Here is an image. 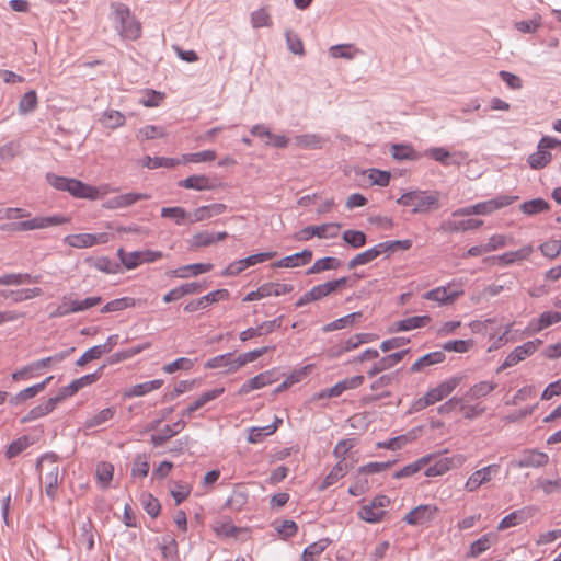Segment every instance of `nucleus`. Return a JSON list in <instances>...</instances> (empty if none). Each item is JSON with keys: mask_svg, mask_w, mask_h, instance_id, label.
<instances>
[{"mask_svg": "<svg viewBox=\"0 0 561 561\" xmlns=\"http://www.w3.org/2000/svg\"><path fill=\"white\" fill-rule=\"evenodd\" d=\"M437 512V507L433 505H419L411 510L403 518L409 525H422L430 522Z\"/></svg>", "mask_w": 561, "mask_h": 561, "instance_id": "6ab92c4d", "label": "nucleus"}, {"mask_svg": "<svg viewBox=\"0 0 561 561\" xmlns=\"http://www.w3.org/2000/svg\"><path fill=\"white\" fill-rule=\"evenodd\" d=\"M104 366L100 367L95 373L82 376L73 381H71L68 386L59 389L56 394L59 401H64L66 398L75 396L79 390L84 388L85 386L92 385L96 382L102 376Z\"/></svg>", "mask_w": 561, "mask_h": 561, "instance_id": "9d476101", "label": "nucleus"}, {"mask_svg": "<svg viewBox=\"0 0 561 561\" xmlns=\"http://www.w3.org/2000/svg\"><path fill=\"white\" fill-rule=\"evenodd\" d=\"M517 196H500L494 199H490L483 203H479L471 206L474 215H486L491 214L496 209L511 205Z\"/></svg>", "mask_w": 561, "mask_h": 561, "instance_id": "aec40b11", "label": "nucleus"}, {"mask_svg": "<svg viewBox=\"0 0 561 561\" xmlns=\"http://www.w3.org/2000/svg\"><path fill=\"white\" fill-rule=\"evenodd\" d=\"M47 182L58 191H65L76 198L96 199L99 190L73 178L46 174Z\"/></svg>", "mask_w": 561, "mask_h": 561, "instance_id": "f257e3e1", "label": "nucleus"}, {"mask_svg": "<svg viewBox=\"0 0 561 561\" xmlns=\"http://www.w3.org/2000/svg\"><path fill=\"white\" fill-rule=\"evenodd\" d=\"M165 136H167L165 129L163 127L154 126V125H147V126L140 128L136 134V138L140 141L154 139V138H163Z\"/></svg>", "mask_w": 561, "mask_h": 561, "instance_id": "49530a36", "label": "nucleus"}, {"mask_svg": "<svg viewBox=\"0 0 561 561\" xmlns=\"http://www.w3.org/2000/svg\"><path fill=\"white\" fill-rule=\"evenodd\" d=\"M37 106V94L34 90L26 92L19 102V111L23 114L34 111Z\"/></svg>", "mask_w": 561, "mask_h": 561, "instance_id": "13d9d810", "label": "nucleus"}, {"mask_svg": "<svg viewBox=\"0 0 561 561\" xmlns=\"http://www.w3.org/2000/svg\"><path fill=\"white\" fill-rule=\"evenodd\" d=\"M552 159V154L548 152L545 148H538V151L531 153L528 157V163L530 168L535 170H539L545 168Z\"/></svg>", "mask_w": 561, "mask_h": 561, "instance_id": "a18cd8bd", "label": "nucleus"}, {"mask_svg": "<svg viewBox=\"0 0 561 561\" xmlns=\"http://www.w3.org/2000/svg\"><path fill=\"white\" fill-rule=\"evenodd\" d=\"M342 239L354 249H358L366 243V234L360 230H345Z\"/></svg>", "mask_w": 561, "mask_h": 561, "instance_id": "3c124183", "label": "nucleus"}, {"mask_svg": "<svg viewBox=\"0 0 561 561\" xmlns=\"http://www.w3.org/2000/svg\"><path fill=\"white\" fill-rule=\"evenodd\" d=\"M341 261L336 257H322L317 260L313 265L307 270V275L321 273L328 270H336L341 266Z\"/></svg>", "mask_w": 561, "mask_h": 561, "instance_id": "a19ab883", "label": "nucleus"}, {"mask_svg": "<svg viewBox=\"0 0 561 561\" xmlns=\"http://www.w3.org/2000/svg\"><path fill=\"white\" fill-rule=\"evenodd\" d=\"M362 318V312H353L340 319H336L328 324H325L322 330L324 332H332L335 330H340L350 325H353L356 321Z\"/></svg>", "mask_w": 561, "mask_h": 561, "instance_id": "58836bf2", "label": "nucleus"}, {"mask_svg": "<svg viewBox=\"0 0 561 561\" xmlns=\"http://www.w3.org/2000/svg\"><path fill=\"white\" fill-rule=\"evenodd\" d=\"M112 8L121 23V36L130 41L138 39L141 35V26L139 22L130 16L129 9L123 3H113Z\"/></svg>", "mask_w": 561, "mask_h": 561, "instance_id": "39448f33", "label": "nucleus"}, {"mask_svg": "<svg viewBox=\"0 0 561 561\" xmlns=\"http://www.w3.org/2000/svg\"><path fill=\"white\" fill-rule=\"evenodd\" d=\"M331 287L332 286H330L328 282L312 287L299 298V300L296 302V307H302L312 301H318L324 297H328L332 294Z\"/></svg>", "mask_w": 561, "mask_h": 561, "instance_id": "393cba45", "label": "nucleus"}, {"mask_svg": "<svg viewBox=\"0 0 561 561\" xmlns=\"http://www.w3.org/2000/svg\"><path fill=\"white\" fill-rule=\"evenodd\" d=\"M229 296V291L227 289H217L214 290L198 299L191 300L184 306V311L186 312H195L197 310H202L207 308L209 305L217 302L219 300L226 299Z\"/></svg>", "mask_w": 561, "mask_h": 561, "instance_id": "2eb2a0df", "label": "nucleus"}, {"mask_svg": "<svg viewBox=\"0 0 561 561\" xmlns=\"http://www.w3.org/2000/svg\"><path fill=\"white\" fill-rule=\"evenodd\" d=\"M460 378L453 377L448 380L443 381L437 387L430 389L426 394L417 399L413 405L414 410L419 411L427 405L434 404L444 398L448 397L455 388L459 385Z\"/></svg>", "mask_w": 561, "mask_h": 561, "instance_id": "423d86ee", "label": "nucleus"}, {"mask_svg": "<svg viewBox=\"0 0 561 561\" xmlns=\"http://www.w3.org/2000/svg\"><path fill=\"white\" fill-rule=\"evenodd\" d=\"M341 225L340 224H323L316 226V237L318 238H335L339 234Z\"/></svg>", "mask_w": 561, "mask_h": 561, "instance_id": "69168bd1", "label": "nucleus"}, {"mask_svg": "<svg viewBox=\"0 0 561 561\" xmlns=\"http://www.w3.org/2000/svg\"><path fill=\"white\" fill-rule=\"evenodd\" d=\"M45 466H47V472L41 476V480L45 485L46 495L53 500L56 496L59 483V467L56 463V456L48 454L42 456L36 463V468L42 472Z\"/></svg>", "mask_w": 561, "mask_h": 561, "instance_id": "20e7f679", "label": "nucleus"}, {"mask_svg": "<svg viewBox=\"0 0 561 561\" xmlns=\"http://www.w3.org/2000/svg\"><path fill=\"white\" fill-rule=\"evenodd\" d=\"M382 254L381 248L378 244L355 255L347 264L350 270H353L359 265L368 264Z\"/></svg>", "mask_w": 561, "mask_h": 561, "instance_id": "e433bc0d", "label": "nucleus"}, {"mask_svg": "<svg viewBox=\"0 0 561 561\" xmlns=\"http://www.w3.org/2000/svg\"><path fill=\"white\" fill-rule=\"evenodd\" d=\"M54 379V376L47 377L45 380H43L39 383L33 385L26 389L21 390L19 393L11 396L9 398V402L12 405H19L27 401L28 399L34 398L39 392H42L46 386Z\"/></svg>", "mask_w": 561, "mask_h": 561, "instance_id": "4be33fe9", "label": "nucleus"}, {"mask_svg": "<svg viewBox=\"0 0 561 561\" xmlns=\"http://www.w3.org/2000/svg\"><path fill=\"white\" fill-rule=\"evenodd\" d=\"M179 164V160L173 158H164V157H150L146 156L144 158V167L149 169H158V168H173Z\"/></svg>", "mask_w": 561, "mask_h": 561, "instance_id": "09e8293b", "label": "nucleus"}, {"mask_svg": "<svg viewBox=\"0 0 561 561\" xmlns=\"http://www.w3.org/2000/svg\"><path fill=\"white\" fill-rule=\"evenodd\" d=\"M108 241V234L105 232L101 233H78L69 234L65 238V243L72 248H90L95 244H103Z\"/></svg>", "mask_w": 561, "mask_h": 561, "instance_id": "f8f14e48", "label": "nucleus"}, {"mask_svg": "<svg viewBox=\"0 0 561 561\" xmlns=\"http://www.w3.org/2000/svg\"><path fill=\"white\" fill-rule=\"evenodd\" d=\"M163 385L162 379H154L151 381H146L142 383L135 385L127 389L124 393L125 397L131 398V397H141L145 396L153 390L160 389Z\"/></svg>", "mask_w": 561, "mask_h": 561, "instance_id": "473e14b6", "label": "nucleus"}, {"mask_svg": "<svg viewBox=\"0 0 561 561\" xmlns=\"http://www.w3.org/2000/svg\"><path fill=\"white\" fill-rule=\"evenodd\" d=\"M115 412V408H106L101 410L99 413L87 420L85 427L91 428L102 425L103 423L110 421L114 416Z\"/></svg>", "mask_w": 561, "mask_h": 561, "instance_id": "5fc2aeb1", "label": "nucleus"}, {"mask_svg": "<svg viewBox=\"0 0 561 561\" xmlns=\"http://www.w3.org/2000/svg\"><path fill=\"white\" fill-rule=\"evenodd\" d=\"M251 23L254 28L270 27L272 20L267 8H261L251 14Z\"/></svg>", "mask_w": 561, "mask_h": 561, "instance_id": "6e6d98bb", "label": "nucleus"}, {"mask_svg": "<svg viewBox=\"0 0 561 561\" xmlns=\"http://www.w3.org/2000/svg\"><path fill=\"white\" fill-rule=\"evenodd\" d=\"M161 217L172 219L178 226L190 225V211L180 206L163 207Z\"/></svg>", "mask_w": 561, "mask_h": 561, "instance_id": "c9c22d12", "label": "nucleus"}, {"mask_svg": "<svg viewBox=\"0 0 561 561\" xmlns=\"http://www.w3.org/2000/svg\"><path fill=\"white\" fill-rule=\"evenodd\" d=\"M459 293L449 291L446 287H437L435 289L428 290L424 294V298L433 301H437L440 305L451 304L457 297Z\"/></svg>", "mask_w": 561, "mask_h": 561, "instance_id": "f704fd0d", "label": "nucleus"}, {"mask_svg": "<svg viewBox=\"0 0 561 561\" xmlns=\"http://www.w3.org/2000/svg\"><path fill=\"white\" fill-rule=\"evenodd\" d=\"M434 461L432 465L427 467L425 470L426 477H437L446 473L450 469H456L462 467L466 461V457L461 454H456L453 456H443V457H434L432 456V460Z\"/></svg>", "mask_w": 561, "mask_h": 561, "instance_id": "0eeeda50", "label": "nucleus"}, {"mask_svg": "<svg viewBox=\"0 0 561 561\" xmlns=\"http://www.w3.org/2000/svg\"><path fill=\"white\" fill-rule=\"evenodd\" d=\"M294 286L290 284L266 283L256 290L251 291L242 299L244 302L259 300L268 296H282L293 291Z\"/></svg>", "mask_w": 561, "mask_h": 561, "instance_id": "1a4fd4ad", "label": "nucleus"}, {"mask_svg": "<svg viewBox=\"0 0 561 561\" xmlns=\"http://www.w3.org/2000/svg\"><path fill=\"white\" fill-rule=\"evenodd\" d=\"M500 471L499 463H492L474 471L467 480L465 488L468 492L477 491L481 485L489 483Z\"/></svg>", "mask_w": 561, "mask_h": 561, "instance_id": "9b49d317", "label": "nucleus"}, {"mask_svg": "<svg viewBox=\"0 0 561 561\" xmlns=\"http://www.w3.org/2000/svg\"><path fill=\"white\" fill-rule=\"evenodd\" d=\"M548 461L549 456L546 453L536 449H527L523 451L518 460L511 462V466L517 468H540L546 466Z\"/></svg>", "mask_w": 561, "mask_h": 561, "instance_id": "4468645a", "label": "nucleus"}, {"mask_svg": "<svg viewBox=\"0 0 561 561\" xmlns=\"http://www.w3.org/2000/svg\"><path fill=\"white\" fill-rule=\"evenodd\" d=\"M330 541L327 538L320 539L305 548L301 561H316V559L328 548Z\"/></svg>", "mask_w": 561, "mask_h": 561, "instance_id": "ea45409f", "label": "nucleus"}, {"mask_svg": "<svg viewBox=\"0 0 561 561\" xmlns=\"http://www.w3.org/2000/svg\"><path fill=\"white\" fill-rule=\"evenodd\" d=\"M312 251L311 250H302L301 252L295 253L293 255L285 256L277 262L272 264L273 267H297L301 265L308 264L312 260Z\"/></svg>", "mask_w": 561, "mask_h": 561, "instance_id": "b1692460", "label": "nucleus"}, {"mask_svg": "<svg viewBox=\"0 0 561 561\" xmlns=\"http://www.w3.org/2000/svg\"><path fill=\"white\" fill-rule=\"evenodd\" d=\"M561 321V312H557V311H546L543 312L539 320H538V327H537V331H540L545 328H548L554 323H558Z\"/></svg>", "mask_w": 561, "mask_h": 561, "instance_id": "338daca9", "label": "nucleus"}, {"mask_svg": "<svg viewBox=\"0 0 561 561\" xmlns=\"http://www.w3.org/2000/svg\"><path fill=\"white\" fill-rule=\"evenodd\" d=\"M68 218L62 216L34 217L28 220L13 221L10 224L2 225L0 227V230L9 232L31 231L37 229H45L51 226H59L68 222Z\"/></svg>", "mask_w": 561, "mask_h": 561, "instance_id": "7ed1b4c3", "label": "nucleus"}, {"mask_svg": "<svg viewBox=\"0 0 561 561\" xmlns=\"http://www.w3.org/2000/svg\"><path fill=\"white\" fill-rule=\"evenodd\" d=\"M534 252L533 245H525L516 251L506 252L502 255L494 256V260L502 262L504 265H511L515 262L527 260Z\"/></svg>", "mask_w": 561, "mask_h": 561, "instance_id": "c756f323", "label": "nucleus"}, {"mask_svg": "<svg viewBox=\"0 0 561 561\" xmlns=\"http://www.w3.org/2000/svg\"><path fill=\"white\" fill-rule=\"evenodd\" d=\"M101 122L107 128H117L125 124V116L119 111L110 110L103 113Z\"/></svg>", "mask_w": 561, "mask_h": 561, "instance_id": "8fccbe9b", "label": "nucleus"}, {"mask_svg": "<svg viewBox=\"0 0 561 561\" xmlns=\"http://www.w3.org/2000/svg\"><path fill=\"white\" fill-rule=\"evenodd\" d=\"M215 243V233L209 231H201L195 233L188 241L191 250L209 247Z\"/></svg>", "mask_w": 561, "mask_h": 561, "instance_id": "79ce46f5", "label": "nucleus"}, {"mask_svg": "<svg viewBox=\"0 0 561 561\" xmlns=\"http://www.w3.org/2000/svg\"><path fill=\"white\" fill-rule=\"evenodd\" d=\"M412 247V241L410 239L405 240H396V241H386L378 243V248H381L382 253L386 252H394L397 250H409Z\"/></svg>", "mask_w": 561, "mask_h": 561, "instance_id": "680f3d73", "label": "nucleus"}, {"mask_svg": "<svg viewBox=\"0 0 561 561\" xmlns=\"http://www.w3.org/2000/svg\"><path fill=\"white\" fill-rule=\"evenodd\" d=\"M277 379H278V375H277L276 369L263 371V373L254 376L253 378L249 379L247 382H244L240 387L238 393L241 396L248 394L249 392H251L253 390L261 389L265 386L272 385Z\"/></svg>", "mask_w": 561, "mask_h": 561, "instance_id": "ddd939ff", "label": "nucleus"}, {"mask_svg": "<svg viewBox=\"0 0 561 561\" xmlns=\"http://www.w3.org/2000/svg\"><path fill=\"white\" fill-rule=\"evenodd\" d=\"M428 156L436 161L440 162L443 165L448 167L451 164H458V162H455L451 160V154L449 151H447L445 148L438 147V148H432L428 150Z\"/></svg>", "mask_w": 561, "mask_h": 561, "instance_id": "e2e57ef3", "label": "nucleus"}, {"mask_svg": "<svg viewBox=\"0 0 561 561\" xmlns=\"http://www.w3.org/2000/svg\"><path fill=\"white\" fill-rule=\"evenodd\" d=\"M346 472L347 465L344 461H339L329 472V474L324 478L323 483L321 485V490L337 482L341 478L345 476Z\"/></svg>", "mask_w": 561, "mask_h": 561, "instance_id": "de8ad7c7", "label": "nucleus"}, {"mask_svg": "<svg viewBox=\"0 0 561 561\" xmlns=\"http://www.w3.org/2000/svg\"><path fill=\"white\" fill-rule=\"evenodd\" d=\"M284 316H279L278 318L271 320V321H264L256 328H249L240 333V340L242 342H245L248 340H251L256 336H262L268 333H272L274 330L282 327Z\"/></svg>", "mask_w": 561, "mask_h": 561, "instance_id": "f3484780", "label": "nucleus"}, {"mask_svg": "<svg viewBox=\"0 0 561 561\" xmlns=\"http://www.w3.org/2000/svg\"><path fill=\"white\" fill-rule=\"evenodd\" d=\"M364 382V376L357 375L351 378L343 379L335 383L333 387L323 390L319 398H333L340 397L344 391L350 389H356Z\"/></svg>", "mask_w": 561, "mask_h": 561, "instance_id": "dca6fc26", "label": "nucleus"}, {"mask_svg": "<svg viewBox=\"0 0 561 561\" xmlns=\"http://www.w3.org/2000/svg\"><path fill=\"white\" fill-rule=\"evenodd\" d=\"M151 196L145 193H126L122 195L114 196L110 199H107L104 203V207L107 209H119V208H126L134 204H136L139 201L142 199H149Z\"/></svg>", "mask_w": 561, "mask_h": 561, "instance_id": "a211bd4d", "label": "nucleus"}, {"mask_svg": "<svg viewBox=\"0 0 561 561\" xmlns=\"http://www.w3.org/2000/svg\"><path fill=\"white\" fill-rule=\"evenodd\" d=\"M118 256L122 261V263L128 268H135L142 262V252L141 251H135L126 253L123 249L118 250Z\"/></svg>", "mask_w": 561, "mask_h": 561, "instance_id": "864d4df0", "label": "nucleus"}, {"mask_svg": "<svg viewBox=\"0 0 561 561\" xmlns=\"http://www.w3.org/2000/svg\"><path fill=\"white\" fill-rule=\"evenodd\" d=\"M446 355L443 351H436L428 354H425L421 358H419L410 368L412 373H417L424 369L425 367L439 364L444 362Z\"/></svg>", "mask_w": 561, "mask_h": 561, "instance_id": "2f4dec72", "label": "nucleus"}, {"mask_svg": "<svg viewBox=\"0 0 561 561\" xmlns=\"http://www.w3.org/2000/svg\"><path fill=\"white\" fill-rule=\"evenodd\" d=\"M178 185L180 187L196 190V191H206L214 190L215 184L213 181L206 175H191L184 180H181Z\"/></svg>", "mask_w": 561, "mask_h": 561, "instance_id": "cd10ccee", "label": "nucleus"}, {"mask_svg": "<svg viewBox=\"0 0 561 561\" xmlns=\"http://www.w3.org/2000/svg\"><path fill=\"white\" fill-rule=\"evenodd\" d=\"M58 403H60V401L57 396L47 399L46 401L31 409L27 414L21 419V423H28L49 414L51 411H54Z\"/></svg>", "mask_w": 561, "mask_h": 561, "instance_id": "5701e85b", "label": "nucleus"}, {"mask_svg": "<svg viewBox=\"0 0 561 561\" xmlns=\"http://www.w3.org/2000/svg\"><path fill=\"white\" fill-rule=\"evenodd\" d=\"M491 547V538L490 535H483L478 540L473 541L470 546V550L468 552V557L477 558L482 554Z\"/></svg>", "mask_w": 561, "mask_h": 561, "instance_id": "4d7b16f0", "label": "nucleus"}, {"mask_svg": "<svg viewBox=\"0 0 561 561\" xmlns=\"http://www.w3.org/2000/svg\"><path fill=\"white\" fill-rule=\"evenodd\" d=\"M549 208H550V206H549L548 202H546L542 198H535L531 201H527L520 205V210L525 215H529V216L546 211Z\"/></svg>", "mask_w": 561, "mask_h": 561, "instance_id": "c03bdc74", "label": "nucleus"}, {"mask_svg": "<svg viewBox=\"0 0 561 561\" xmlns=\"http://www.w3.org/2000/svg\"><path fill=\"white\" fill-rule=\"evenodd\" d=\"M213 268V264L210 263H195L182 266L178 270L170 272V275L186 278L188 276H197L199 274L209 272Z\"/></svg>", "mask_w": 561, "mask_h": 561, "instance_id": "7c9ffc66", "label": "nucleus"}, {"mask_svg": "<svg viewBox=\"0 0 561 561\" xmlns=\"http://www.w3.org/2000/svg\"><path fill=\"white\" fill-rule=\"evenodd\" d=\"M31 282V275L25 273H9L2 275L3 286H18Z\"/></svg>", "mask_w": 561, "mask_h": 561, "instance_id": "0e129e2a", "label": "nucleus"}, {"mask_svg": "<svg viewBox=\"0 0 561 561\" xmlns=\"http://www.w3.org/2000/svg\"><path fill=\"white\" fill-rule=\"evenodd\" d=\"M75 308H76L75 301L71 299V297L68 295H65L61 298V304L58 305V307L53 312H50L49 318H51V319L59 318V317L68 316L70 313H75V312H77V310H75Z\"/></svg>", "mask_w": 561, "mask_h": 561, "instance_id": "603ef678", "label": "nucleus"}, {"mask_svg": "<svg viewBox=\"0 0 561 561\" xmlns=\"http://www.w3.org/2000/svg\"><path fill=\"white\" fill-rule=\"evenodd\" d=\"M497 383L495 381H481L473 385L463 397L465 400H477L480 398H484L490 394L493 390H495Z\"/></svg>", "mask_w": 561, "mask_h": 561, "instance_id": "72a5a7b5", "label": "nucleus"}, {"mask_svg": "<svg viewBox=\"0 0 561 561\" xmlns=\"http://www.w3.org/2000/svg\"><path fill=\"white\" fill-rule=\"evenodd\" d=\"M541 253L550 259L557 257L561 253V240H549L540 245Z\"/></svg>", "mask_w": 561, "mask_h": 561, "instance_id": "774afa93", "label": "nucleus"}, {"mask_svg": "<svg viewBox=\"0 0 561 561\" xmlns=\"http://www.w3.org/2000/svg\"><path fill=\"white\" fill-rule=\"evenodd\" d=\"M114 467L110 462H100L96 466V478L103 484L107 486L113 478Z\"/></svg>", "mask_w": 561, "mask_h": 561, "instance_id": "bf43d9fd", "label": "nucleus"}, {"mask_svg": "<svg viewBox=\"0 0 561 561\" xmlns=\"http://www.w3.org/2000/svg\"><path fill=\"white\" fill-rule=\"evenodd\" d=\"M398 204L412 207L413 214H424L436 210L439 207V198L437 192L427 193L424 191H411L401 195Z\"/></svg>", "mask_w": 561, "mask_h": 561, "instance_id": "f03ea898", "label": "nucleus"}, {"mask_svg": "<svg viewBox=\"0 0 561 561\" xmlns=\"http://www.w3.org/2000/svg\"><path fill=\"white\" fill-rule=\"evenodd\" d=\"M282 420L276 419V422L263 427H253L250 432L248 440L250 443L256 444L262 442L264 436L272 435L276 432L278 423H280Z\"/></svg>", "mask_w": 561, "mask_h": 561, "instance_id": "37998d69", "label": "nucleus"}, {"mask_svg": "<svg viewBox=\"0 0 561 561\" xmlns=\"http://www.w3.org/2000/svg\"><path fill=\"white\" fill-rule=\"evenodd\" d=\"M186 426V423L183 420H179L172 426L165 425L160 434H156L151 436V443L154 447L162 446L170 438L175 436L180 431H182Z\"/></svg>", "mask_w": 561, "mask_h": 561, "instance_id": "c85d7f7f", "label": "nucleus"}, {"mask_svg": "<svg viewBox=\"0 0 561 561\" xmlns=\"http://www.w3.org/2000/svg\"><path fill=\"white\" fill-rule=\"evenodd\" d=\"M431 460H432V455L424 456V457L420 458L419 460H416L415 462L407 465L399 471H396L393 473V478L401 479V478H405V477H411L414 473L419 472L423 467L428 465L431 462Z\"/></svg>", "mask_w": 561, "mask_h": 561, "instance_id": "4c0bfd02", "label": "nucleus"}, {"mask_svg": "<svg viewBox=\"0 0 561 561\" xmlns=\"http://www.w3.org/2000/svg\"><path fill=\"white\" fill-rule=\"evenodd\" d=\"M537 512L535 507H525L523 510L515 511L507 516H505L499 524V530H505L510 527L517 526L530 517H533Z\"/></svg>", "mask_w": 561, "mask_h": 561, "instance_id": "412c9836", "label": "nucleus"}, {"mask_svg": "<svg viewBox=\"0 0 561 561\" xmlns=\"http://www.w3.org/2000/svg\"><path fill=\"white\" fill-rule=\"evenodd\" d=\"M389 504L390 499L388 496L377 495L370 503L360 507L358 516L367 523H378L385 517V507Z\"/></svg>", "mask_w": 561, "mask_h": 561, "instance_id": "6e6552de", "label": "nucleus"}, {"mask_svg": "<svg viewBox=\"0 0 561 561\" xmlns=\"http://www.w3.org/2000/svg\"><path fill=\"white\" fill-rule=\"evenodd\" d=\"M30 437L28 436H22L14 442H12L8 449H7V457L9 459L16 457L20 455L24 449H26L30 446Z\"/></svg>", "mask_w": 561, "mask_h": 561, "instance_id": "052dcab7", "label": "nucleus"}, {"mask_svg": "<svg viewBox=\"0 0 561 561\" xmlns=\"http://www.w3.org/2000/svg\"><path fill=\"white\" fill-rule=\"evenodd\" d=\"M431 321V318L428 316H413L409 317L399 321H396L392 324V331L400 332V331H410L413 329H419L427 325Z\"/></svg>", "mask_w": 561, "mask_h": 561, "instance_id": "bb28decb", "label": "nucleus"}, {"mask_svg": "<svg viewBox=\"0 0 561 561\" xmlns=\"http://www.w3.org/2000/svg\"><path fill=\"white\" fill-rule=\"evenodd\" d=\"M234 360H237V356L233 353H227L210 358L205 366L206 368H221L224 373L229 374L240 369L234 368Z\"/></svg>", "mask_w": 561, "mask_h": 561, "instance_id": "a878e982", "label": "nucleus"}]
</instances>
